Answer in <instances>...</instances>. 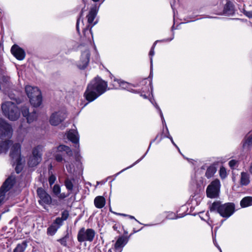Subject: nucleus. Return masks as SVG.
<instances>
[{
	"label": "nucleus",
	"instance_id": "f257e3e1",
	"mask_svg": "<svg viewBox=\"0 0 252 252\" xmlns=\"http://www.w3.org/2000/svg\"><path fill=\"white\" fill-rule=\"evenodd\" d=\"M107 83L99 77H95L88 85L84 96L89 102L96 99L106 91Z\"/></svg>",
	"mask_w": 252,
	"mask_h": 252
},
{
	"label": "nucleus",
	"instance_id": "f03ea898",
	"mask_svg": "<svg viewBox=\"0 0 252 252\" xmlns=\"http://www.w3.org/2000/svg\"><path fill=\"white\" fill-rule=\"evenodd\" d=\"M235 206L234 203L228 202L222 204L220 201L214 202L210 206L211 212H217L223 218H228L235 212Z\"/></svg>",
	"mask_w": 252,
	"mask_h": 252
},
{
	"label": "nucleus",
	"instance_id": "7ed1b4c3",
	"mask_svg": "<svg viewBox=\"0 0 252 252\" xmlns=\"http://www.w3.org/2000/svg\"><path fill=\"white\" fill-rule=\"evenodd\" d=\"M25 92L31 105L35 107L41 105L42 100L41 93L37 87L27 86L25 87Z\"/></svg>",
	"mask_w": 252,
	"mask_h": 252
},
{
	"label": "nucleus",
	"instance_id": "20e7f679",
	"mask_svg": "<svg viewBox=\"0 0 252 252\" xmlns=\"http://www.w3.org/2000/svg\"><path fill=\"white\" fill-rule=\"evenodd\" d=\"M1 109L4 115L11 121H16L20 116V110L13 102H7L2 104Z\"/></svg>",
	"mask_w": 252,
	"mask_h": 252
},
{
	"label": "nucleus",
	"instance_id": "39448f33",
	"mask_svg": "<svg viewBox=\"0 0 252 252\" xmlns=\"http://www.w3.org/2000/svg\"><path fill=\"white\" fill-rule=\"evenodd\" d=\"M15 182V177L11 175L6 179L0 188V206L4 203L5 193L13 187Z\"/></svg>",
	"mask_w": 252,
	"mask_h": 252
},
{
	"label": "nucleus",
	"instance_id": "423d86ee",
	"mask_svg": "<svg viewBox=\"0 0 252 252\" xmlns=\"http://www.w3.org/2000/svg\"><path fill=\"white\" fill-rule=\"evenodd\" d=\"M95 235V232L93 229H86L85 227H82L78 232L77 240L80 243L84 241L91 242L94 240Z\"/></svg>",
	"mask_w": 252,
	"mask_h": 252
},
{
	"label": "nucleus",
	"instance_id": "0eeeda50",
	"mask_svg": "<svg viewBox=\"0 0 252 252\" xmlns=\"http://www.w3.org/2000/svg\"><path fill=\"white\" fill-rule=\"evenodd\" d=\"M42 147L38 145L34 147L32 151V156L28 161V165L30 167H33L37 165L42 160Z\"/></svg>",
	"mask_w": 252,
	"mask_h": 252
},
{
	"label": "nucleus",
	"instance_id": "6e6552de",
	"mask_svg": "<svg viewBox=\"0 0 252 252\" xmlns=\"http://www.w3.org/2000/svg\"><path fill=\"white\" fill-rule=\"evenodd\" d=\"M220 186V182L219 179H215L212 181L206 189L207 197L210 198L217 197L219 195Z\"/></svg>",
	"mask_w": 252,
	"mask_h": 252
},
{
	"label": "nucleus",
	"instance_id": "1a4fd4ad",
	"mask_svg": "<svg viewBox=\"0 0 252 252\" xmlns=\"http://www.w3.org/2000/svg\"><path fill=\"white\" fill-rule=\"evenodd\" d=\"M37 194L40 200L38 201L39 204L43 205L44 204L50 205L52 203L51 196L42 188H38Z\"/></svg>",
	"mask_w": 252,
	"mask_h": 252
},
{
	"label": "nucleus",
	"instance_id": "9d476101",
	"mask_svg": "<svg viewBox=\"0 0 252 252\" xmlns=\"http://www.w3.org/2000/svg\"><path fill=\"white\" fill-rule=\"evenodd\" d=\"M12 127L2 118H0V138H9L11 135Z\"/></svg>",
	"mask_w": 252,
	"mask_h": 252
},
{
	"label": "nucleus",
	"instance_id": "9b49d317",
	"mask_svg": "<svg viewBox=\"0 0 252 252\" xmlns=\"http://www.w3.org/2000/svg\"><path fill=\"white\" fill-rule=\"evenodd\" d=\"M21 112L24 117L27 119V122L30 124L33 122L37 118V114L36 111L33 110L32 112H29V107L24 105L21 107Z\"/></svg>",
	"mask_w": 252,
	"mask_h": 252
},
{
	"label": "nucleus",
	"instance_id": "f8f14e48",
	"mask_svg": "<svg viewBox=\"0 0 252 252\" xmlns=\"http://www.w3.org/2000/svg\"><path fill=\"white\" fill-rule=\"evenodd\" d=\"M12 86V83L10 81V76H8L5 72L0 73V90H7Z\"/></svg>",
	"mask_w": 252,
	"mask_h": 252
},
{
	"label": "nucleus",
	"instance_id": "ddd939ff",
	"mask_svg": "<svg viewBox=\"0 0 252 252\" xmlns=\"http://www.w3.org/2000/svg\"><path fill=\"white\" fill-rule=\"evenodd\" d=\"M90 55L89 50H86L82 53L80 61L78 64V67L80 69H84L87 67L90 62Z\"/></svg>",
	"mask_w": 252,
	"mask_h": 252
},
{
	"label": "nucleus",
	"instance_id": "4468645a",
	"mask_svg": "<svg viewBox=\"0 0 252 252\" xmlns=\"http://www.w3.org/2000/svg\"><path fill=\"white\" fill-rule=\"evenodd\" d=\"M11 52L14 57L19 61L24 60L26 56V53L24 49L16 44H14L12 46Z\"/></svg>",
	"mask_w": 252,
	"mask_h": 252
},
{
	"label": "nucleus",
	"instance_id": "2eb2a0df",
	"mask_svg": "<svg viewBox=\"0 0 252 252\" xmlns=\"http://www.w3.org/2000/svg\"><path fill=\"white\" fill-rule=\"evenodd\" d=\"M65 118V114L60 112H55L51 115L50 123L53 126H57L63 122Z\"/></svg>",
	"mask_w": 252,
	"mask_h": 252
},
{
	"label": "nucleus",
	"instance_id": "dca6fc26",
	"mask_svg": "<svg viewBox=\"0 0 252 252\" xmlns=\"http://www.w3.org/2000/svg\"><path fill=\"white\" fill-rule=\"evenodd\" d=\"M21 146L19 143L14 144L11 148L10 157L16 161L20 160Z\"/></svg>",
	"mask_w": 252,
	"mask_h": 252
},
{
	"label": "nucleus",
	"instance_id": "f3484780",
	"mask_svg": "<svg viewBox=\"0 0 252 252\" xmlns=\"http://www.w3.org/2000/svg\"><path fill=\"white\" fill-rule=\"evenodd\" d=\"M67 138L75 144V148H79V136L77 131H69L67 134Z\"/></svg>",
	"mask_w": 252,
	"mask_h": 252
},
{
	"label": "nucleus",
	"instance_id": "a211bd4d",
	"mask_svg": "<svg viewBox=\"0 0 252 252\" xmlns=\"http://www.w3.org/2000/svg\"><path fill=\"white\" fill-rule=\"evenodd\" d=\"M223 14L226 16H230L234 14V6L230 1H227L225 4L223 8Z\"/></svg>",
	"mask_w": 252,
	"mask_h": 252
},
{
	"label": "nucleus",
	"instance_id": "6ab92c4d",
	"mask_svg": "<svg viewBox=\"0 0 252 252\" xmlns=\"http://www.w3.org/2000/svg\"><path fill=\"white\" fill-rule=\"evenodd\" d=\"M128 238L125 236L119 237L115 244L114 248L116 250L123 248L128 242Z\"/></svg>",
	"mask_w": 252,
	"mask_h": 252
},
{
	"label": "nucleus",
	"instance_id": "aec40b11",
	"mask_svg": "<svg viewBox=\"0 0 252 252\" xmlns=\"http://www.w3.org/2000/svg\"><path fill=\"white\" fill-rule=\"evenodd\" d=\"M98 11V8L96 6L92 7L89 12L88 15L87 16L88 22L89 24L93 23L94 18H95Z\"/></svg>",
	"mask_w": 252,
	"mask_h": 252
},
{
	"label": "nucleus",
	"instance_id": "412c9836",
	"mask_svg": "<svg viewBox=\"0 0 252 252\" xmlns=\"http://www.w3.org/2000/svg\"><path fill=\"white\" fill-rule=\"evenodd\" d=\"M242 143L243 149L249 150L250 148L252 146V135L249 136H246Z\"/></svg>",
	"mask_w": 252,
	"mask_h": 252
},
{
	"label": "nucleus",
	"instance_id": "4be33fe9",
	"mask_svg": "<svg viewBox=\"0 0 252 252\" xmlns=\"http://www.w3.org/2000/svg\"><path fill=\"white\" fill-rule=\"evenodd\" d=\"M94 204L97 208L101 209L103 208L105 204V199L102 196H98L95 198Z\"/></svg>",
	"mask_w": 252,
	"mask_h": 252
},
{
	"label": "nucleus",
	"instance_id": "5701e85b",
	"mask_svg": "<svg viewBox=\"0 0 252 252\" xmlns=\"http://www.w3.org/2000/svg\"><path fill=\"white\" fill-rule=\"evenodd\" d=\"M11 143V141L10 140L0 141V154L2 153L6 154L7 153Z\"/></svg>",
	"mask_w": 252,
	"mask_h": 252
},
{
	"label": "nucleus",
	"instance_id": "b1692460",
	"mask_svg": "<svg viewBox=\"0 0 252 252\" xmlns=\"http://www.w3.org/2000/svg\"><path fill=\"white\" fill-rule=\"evenodd\" d=\"M28 246V242L23 241L21 243L18 244L13 250V252H24Z\"/></svg>",
	"mask_w": 252,
	"mask_h": 252
},
{
	"label": "nucleus",
	"instance_id": "393cba45",
	"mask_svg": "<svg viewBox=\"0 0 252 252\" xmlns=\"http://www.w3.org/2000/svg\"><path fill=\"white\" fill-rule=\"evenodd\" d=\"M249 175L245 172H242L241 174L240 184L242 186L248 185L250 181Z\"/></svg>",
	"mask_w": 252,
	"mask_h": 252
},
{
	"label": "nucleus",
	"instance_id": "a878e982",
	"mask_svg": "<svg viewBox=\"0 0 252 252\" xmlns=\"http://www.w3.org/2000/svg\"><path fill=\"white\" fill-rule=\"evenodd\" d=\"M240 205L243 208L252 205V197L247 196L243 198L240 202Z\"/></svg>",
	"mask_w": 252,
	"mask_h": 252
},
{
	"label": "nucleus",
	"instance_id": "bb28decb",
	"mask_svg": "<svg viewBox=\"0 0 252 252\" xmlns=\"http://www.w3.org/2000/svg\"><path fill=\"white\" fill-rule=\"evenodd\" d=\"M97 23V21H95L94 23L92 26L90 27V25H88L86 26L85 28H84L83 30V32L84 36L86 37L89 38L88 37L90 34H91L92 36L93 37V33L92 31V27L96 24Z\"/></svg>",
	"mask_w": 252,
	"mask_h": 252
},
{
	"label": "nucleus",
	"instance_id": "cd10ccee",
	"mask_svg": "<svg viewBox=\"0 0 252 252\" xmlns=\"http://www.w3.org/2000/svg\"><path fill=\"white\" fill-rule=\"evenodd\" d=\"M58 151L60 152L65 151L66 153L69 156L72 155V152L71 149L67 146L64 145H60L58 147Z\"/></svg>",
	"mask_w": 252,
	"mask_h": 252
},
{
	"label": "nucleus",
	"instance_id": "c85d7f7f",
	"mask_svg": "<svg viewBox=\"0 0 252 252\" xmlns=\"http://www.w3.org/2000/svg\"><path fill=\"white\" fill-rule=\"evenodd\" d=\"M158 41L157 40L153 44V45L152 46L151 49V50L150 51V52H149V56H151V58H150V63H151V65H150V77H151V76L152 75V71H153V58H152V57L154 55V48H155V47L156 46V43L157 42H158Z\"/></svg>",
	"mask_w": 252,
	"mask_h": 252
},
{
	"label": "nucleus",
	"instance_id": "c756f323",
	"mask_svg": "<svg viewBox=\"0 0 252 252\" xmlns=\"http://www.w3.org/2000/svg\"><path fill=\"white\" fill-rule=\"evenodd\" d=\"M59 228V226L53 224V223L47 228V234L50 236L54 235L58 229Z\"/></svg>",
	"mask_w": 252,
	"mask_h": 252
},
{
	"label": "nucleus",
	"instance_id": "7c9ffc66",
	"mask_svg": "<svg viewBox=\"0 0 252 252\" xmlns=\"http://www.w3.org/2000/svg\"><path fill=\"white\" fill-rule=\"evenodd\" d=\"M216 172V168L213 166H210L207 169L206 172L205 173V176L208 179L210 178L214 175Z\"/></svg>",
	"mask_w": 252,
	"mask_h": 252
},
{
	"label": "nucleus",
	"instance_id": "2f4dec72",
	"mask_svg": "<svg viewBox=\"0 0 252 252\" xmlns=\"http://www.w3.org/2000/svg\"><path fill=\"white\" fill-rule=\"evenodd\" d=\"M64 185L68 191H72L73 189V184L71 180L68 178L66 179L64 181Z\"/></svg>",
	"mask_w": 252,
	"mask_h": 252
},
{
	"label": "nucleus",
	"instance_id": "473e14b6",
	"mask_svg": "<svg viewBox=\"0 0 252 252\" xmlns=\"http://www.w3.org/2000/svg\"><path fill=\"white\" fill-rule=\"evenodd\" d=\"M158 134L156 137H155V138L154 139H153L152 141H151L150 143V145L148 147V150L147 151L146 153L143 156V157L140 158V159H138L135 163H134L132 165H130V166L126 168V169H124L123 170H125L126 169H128L129 168H130L131 167H132L134 165L136 164V163H138L141 160H142V159L143 158H144V157L145 156V155H146V154L147 153L148 150H149L150 147H151V144H152V143H153L154 142H155L158 138Z\"/></svg>",
	"mask_w": 252,
	"mask_h": 252
},
{
	"label": "nucleus",
	"instance_id": "72a5a7b5",
	"mask_svg": "<svg viewBox=\"0 0 252 252\" xmlns=\"http://www.w3.org/2000/svg\"><path fill=\"white\" fill-rule=\"evenodd\" d=\"M69 233L67 232L66 235L62 237V238L58 239L57 241L60 243V244L63 246H67V240L69 238Z\"/></svg>",
	"mask_w": 252,
	"mask_h": 252
},
{
	"label": "nucleus",
	"instance_id": "f704fd0d",
	"mask_svg": "<svg viewBox=\"0 0 252 252\" xmlns=\"http://www.w3.org/2000/svg\"><path fill=\"white\" fill-rule=\"evenodd\" d=\"M16 166L15 167V170L17 174L20 173L22 169H23V166L21 163V159L16 160Z\"/></svg>",
	"mask_w": 252,
	"mask_h": 252
},
{
	"label": "nucleus",
	"instance_id": "c9c22d12",
	"mask_svg": "<svg viewBox=\"0 0 252 252\" xmlns=\"http://www.w3.org/2000/svg\"><path fill=\"white\" fill-rule=\"evenodd\" d=\"M53 192L56 195H58L61 192V188L59 185L56 184L53 188Z\"/></svg>",
	"mask_w": 252,
	"mask_h": 252
},
{
	"label": "nucleus",
	"instance_id": "e433bc0d",
	"mask_svg": "<svg viewBox=\"0 0 252 252\" xmlns=\"http://www.w3.org/2000/svg\"><path fill=\"white\" fill-rule=\"evenodd\" d=\"M220 175L221 179H224L226 177V171L225 168L222 166L220 169Z\"/></svg>",
	"mask_w": 252,
	"mask_h": 252
},
{
	"label": "nucleus",
	"instance_id": "4c0bfd02",
	"mask_svg": "<svg viewBox=\"0 0 252 252\" xmlns=\"http://www.w3.org/2000/svg\"><path fill=\"white\" fill-rule=\"evenodd\" d=\"M63 220L62 218L60 217H58L56 219V220L53 222V224L57 225V226H59V227L62 225L63 221Z\"/></svg>",
	"mask_w": 252,
	"mask_h": 252
},
{
	"label": "nucleus",
	"instance_id": "58836bf2",
	"mask_svg": "<svg viewBox=\"0 0 252 252\" xmlns=\"http://www.w3.org/2000/svg\"><path fill=\"white\" fill-rule=\"evenodd\" d=\"M69 216V212L67 210H65L63 212H62V219L63 220H65L67 219Z\"/></svg>",
	"mask_w": 252,
	"mask_h": 252
},
{
	"label": "nucleus",
	"instance_id": "ea45409f",
	"mask_svg": "<svg viewBox=\"0 0 252 252\" xmlns=\"http://www.w3.org/2000/svg\"><path fill=\"white\" fill-rule=\"evenodd\" d=\"M56 180V177L54 175H51L49 178V183L50 186L53 185Z\"/></svg>",
	"mask_w": 252,
	"mask_h": 252
},
{
	"label": "nucleus",
	"instance_id": "a19ab883",
	"mask_svg": "<svg viewBox=\"0 0 252 252\" xmlns=\"http://www.w3.org/2000/svg\"><path fill=\"white\" fill-rule=\"evenodd\" d=\"M118 82V83L123 88H126L127 87V85H128V83L125 82L124 81L121 80H117Z\"/></svg>",
	"mask_w": 252,
	"mask_h": 252
},
{
	"label": "nucleus",
	"instance_id": "79ce46f5",
	"mask_svg": "<svg viewBox=\"0 0 252 252\" xmlns=\"http://www.w3.org/2000/svg\"><path fill=\"white\" fill-rule=\"evenodd\" d=\"M236 163V160L234 159H232L229 161L228 164L231 169H233Z\"/></svg>",
	"mask_w": 252,
	"mask_h": 252
},
{
	"label": "nucleus",
	"instance_id": "37998d69",
	"mask_svg": "<svg viewBox=\"0 0 252 252\" xmlns=\"http://www.w3.org/2000/svg\"><path fill=\"white\" fill-rule=\"evenodd\" d=\"M70 194V192H69L67 194H65L64 193H61L60 192V194H59L58 195H57L58 196V197L61 199H63L65 198H66V197L68 196L69 195V194Z\"/></svg>",
	"mask_w": 252,
	"mask_h": 252
},
{
	"label": "nucleus",
	"instance_id": "c03bdc74",
	"mask_svg": "<svg viewBox=\"0 0 252 252\" xmlns=\"http://www.w3.org/2000/svg\"><path fill=\"white\" fill-rule=\"evenodd\" d=\"M55 159L58 162H61L63 160V158L62 157V156L61 154H56L55 156Z\"/></svg>",
	"mask_w": 252,
	"mask_h": 252
},
{
	"label": "nucleus",
	"instance_id": "a18cd8bd",
	"mask_svg": "<svg viewBox=\"0 0 252 252\" xmlns=\"http://www.w3.org/2000/svg\"><path fill=\"white\" fill-rule=\"evenodd\" d=\"M244 14L249 18H252V11H245Z\"/></svg>",
	"mask_w": 252,
	"mask_h": 252
},
{
	"label": "nucleus",
	"instance_id": "49530a36",
	"mask_svg": "<svg viewBox=\"0 0 252 252\" xmlns=\"http://www.w3.org/2000/svg\"><path fill=\"white\" fill-rule=\"evenodd\" d=\"M155 107L158 110L160 117L163 119V114H162L161 110L160 109L158 105L157 104H156Z\"/></svg>",
	"mask_w": 252,
	"mask_h": 252
},
{
	"label": "nucleus",
	"instance_id": "de8ad7c7",
	"mask_svg": "<svg viewBox=\"0 0 252 252\" xmlns=\"http://www.w3.org/2000/svg\"><path fill=\"white\" fill-rule=\"evenodd\" d=\"M167 137L168 138H169L171 141V142L172 143V144L178 149V150L179 151V148L178 147V146L176 145V144L174 143L173 140V138L170 135H169L168 136H167Z\"/></svg>",
	"mask_w": 252,
	"mask_h": 252
},
{
	"label": "nucleus",
	"instance_id": "09e8293b",
	"mask_svg": "<svg viewBox=\"0 0 252 252\" xmlns=\"http://www.w3.org/2000/svg\"><path fill=\"white\" fill-rule=\"evenodd\" d=\"M79 21H80V18H78L77 20V22H76V30L79 33Z\"/></svg>",
	"mask_w": 252,
	"mask_h": 252
},
{
	"label": "nucleus",
	"instance_id": "8fccbe9b",
	"mask_svg": "<svg viewBox=\"0 0 252 252\" xmlns=\"http://www.w3.org/2000/svg\"><path fill=\"white\" fill-rule=\"evenodd\" d=\"M110 211L112 212L114 214H115L117 215H120V216H128V215H126V214H121V213H115L114 212H112L111 210V209H110Z\"/></svg>",
	"mask_w": 252,
	"mask_h": 252
},
{
	"label": "nucleus",
	"instance_id": "3c124183",
	"mask_svg": "<svg viewBox=\"0 0 252 252\" xmlns=\"http://www.w3.org/2000/svg\"><path fill=\"white\" fill-rule=\"evenodd\" d=\"M130 219H134L136 221H137V222H139L133 216H130V215H128L127 216Z\"/></svg>",
	"mask_w": 252,
	"mask_h": 252
},
{
	"label": "nucleus",
	"instance_id": "603ef678",
	"mask_svg": "<svg viewBox=\"0 0 252 252\" xmlns=\"http://www.w3.org/2000/svg\"><path fill=\"white\" fill-rule=\"evenodd\" d=\"M173 39V37L171 38L170 39H166L161 40L160 41H170Z\"/></svg>",
	"mask_w": 252,
	"mask_h": 252
},
{
	"label": "nucleus",
	"instance_id": "864d4df0",
	"mask_svg": "<svg viewBox=\"0 0 252 252\" xmlns=\"http://www.w3.org/2000/svg\"><path fill=\"white\" fill-rule=\"evenodd\" d=\"M83 8L82 9L80 13L79 17H78V18L80 19V18L83 16Z\"/></svg>",
	"mask_w": 252,
	"mask_h": 252
},
{
	"label": "nucleus",
	"instance_id": "5fc2aeb1",
	"mask_svg": "<svg viewBox=\"0 0 252 252\" xmlns=\"http://www.w3.org/2000/svg\"><path fill=\"white\" fill-rule=\"evenodd\" d=\"M15 100L16 103H20V100L19 98H15Z\"/></svg>",
	"mask_w": 252,
	"mask_h": 252
},
{
	"label": "nucleus",
	"instance_id": "6e6d98bb",
	"mask_svg": "<svg viewBox=\"0 0 252 252\" xmlns=\"http://www.w3.org/2000/svg\"><path fill=\"white\" fill-rule=\"evenodd\" d=\"M141 96H143L144 98H146L147 96L145 94H141Z\"/></svg>",
	"mask_w": 252,
	"mask_h": 252
},
{
	"label": "nucleus",
	"instance_id": "4d7b16f0",
	"mask_svg": "<svg viewBox=\"0 0 252 252\" xmlns=\"http://www.w3.org/2000/svg\"><path fill=\"white\" fill-rule=\"evenodd\" d=\"M161 120H162V123H165V120H164V117H163V119H162V118H161Z\"/></svg>",
	"mask_w": 252,
	"mask_h": 252
},
{
	"label": "nucleus",
	"instance_id": "13d9d810",
	"mask_svg": "<svg viewBox=\"0 0 252 252\" xmlns=\"http://www.w3.org/2000/svg\"><path fill=\"white\" fill-rule=\"evenodd\" d=\"M250 171L251 173H252V165L251 166V168H250Z\"/></svg>",
	"mask_w": 252,
	"mask_h": 252
},
{
	"label": "nucleus",
	"instance_id": "bf43d9fd",
	"mask_svg": "<svg viewBox=\"0 0 252 252\" xmlns=\"http://www.w3.org/2000/svg\"><path fill=\"white\" fill-rule=\"evenodd\" d=\"M117 227L115 225H114V226H113V228H114V230H116V229H117Z\"/></svg>",
	"mask_w": 252,
	"mask_h": 252
},
{
	"label": "nucleus",
	"instance_id": "052dcab7",
	"mask_svg": "<svg viewBox=\"0 0 252 252\" xmlns=\"http://www.w3.org/2000/svg\"><path fill=\"white\" fill-rule=\"evenodd\" d=\"M216 246L219 248V249L220 250V252H221L220 248L219 246H218L217 245H216Z\"/></svg>",
	"mask_w": 252,
	"mask_h": 252
},
{
	"label": "nucleus",
	"instance_id": "680f3d73",
	"mask_svg": "<svg viewBox=\"0 0 252 252\" xmlns=\"http://www.w3.org/2000/svg\"><path fill=\"white\" fill-rule=\"evenodd\" d=\"M92 0L96 2V1H99V0Z\"/></svg>",
	"mask_w": 252,
	"mask_h": 252
},
{
	"label": "nucleus",
	"instance_id": "e2e57ef3",
	"mask_svg": "<svg viewBox=\"0 0 252 252\" xmlns=\"http://www.w3.org/2000/svg\"><path fill=\"white\" fill-rule=\"evenodd\" d=\"M132 90V92H134V93H136L137 92V91H136L135 90Z\"/></svg>",
	"mask_w": 252,
	"mask_h": 252
},
{
	"label": "nucleus",
	"instance_id": "0e129e2a",
	"mask_svg": "<svg viewBox=\"0 0 252 252\" xmlns=\"http://www.w3.org/2000/svg\"><path fill=\"white\" fill-rule=\"evenodd\" d=\"M53 204H54V203ZM55 205H57V201H56V202H55Z\"/></svg>",
	"mask_w": 252,
	"mask_h": 252
},
{
	"label": "nucleus",
	"instance_id": "69168bd1",
	"mask_svg": "<svg viewBox=\"0 0 252 252\" xmlns=\"http://www.w3.org/2000/svg\"><path fill=\"white\" fill-rule=\"evenodd\" d=\"M53 204H54V203ZM55 205H57V201H56V202H55Z\"/></svg>",
	"mask_w": 252,
	"mask_h": 252
},
{
	"label": "nucleus",
	"instance_id": "338daca9",
	"mask_svg": "<svg viewBox=\"0 0 252 252\" xmlns=\"http://www.w3.org/2000/svg\"><path fill=\"white\" fill-rule=\"evenodd\" d=\"M108 252H112L111 250V249H109V250H108Z\"/></svg>",
	"mask_w": 252,
	"mask_h": 252
},
{
	"label": "nucleus",
	"instance_id": "774afa93",
	"mask_svg": "<svg viewBox=\"0 0 252 252\" xmlns=\"http://www.w3.org/2000/svg\"><path fill=\"white\" fill-rule=\"evenodd\" d=\"M161 139H162V137L161 136V137L160 138L159 141L161 140Z\"/></svg>",
	"mask_w": 252,
	"mask_h": 252
}]
</instances>
